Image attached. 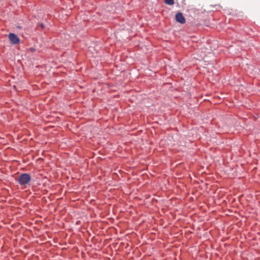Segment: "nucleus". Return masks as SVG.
I'll list each match as a JSON object with an SVG mask.
<instances>
[{"label": "nucleus", "instance_id": "obj_5", "mask_svg": "<svg viewBox=\"0 0 260 260\" xmlns=\"http://www.w3.org/2000/svg\"><path fill=\"white\" fill-rule=\"evenodd\" d=\"M40 26L42 29H44L45 28V26L43 23H41Z\"/></svg>", "mask_w": 260, "mask_h": 260}, {"label": "nucleus", "instance_id": "obj_1", "mask_svg": "<svg viewBox=\"0 0 260 260\" xmlns=\"http://www.w3.org/2000/svg\"><path fill=\"white\" fill-rule=\"evenodd\" d=\"M30 180L31 177L29 174L22 173L19 176L17 181L21 185H26L30 182Z\"/></svg>", "mask_w": 260, "mask_h": 260}, {"label": "nucleus", "instance_id": "obj_2", "mask_svg": "<svg viewBox=\"0 0 260 260\" xmlns=\"http://www.w3.org/2000/svg\"><path fill=\"white\" fill-rule=\"evenodd\" d=\"M8 37L11 44L16 45L20 43V40L16 34L14 33H10Z\"/></svg>", "mask_w": 260, "mask_h": 260}, {"label": "nucleus", "instance_id": "obj_3", "mask_svg": "<svg viewBox=\"0 0 260 260\" xmlns=\"http://www.w3.org/2000/svg\"><path fill=\"white\" fill-rule=\"evenodd\" d=\"M175 20L177 22L180 24H184L185 22V18L181 12H178L176 14Z\"/></svg>", "mask_w": 260, "mask_h": 260}, {"label": "nucleus", "instance_id": "obj_4", "mask_svg": "<svg viewBox=\"0 0 260 260\" xmlns=\"http://www.w3.org/2000/svg\"><path fill=\"white\" fill-rule=\"evenodd\" d=\"M164 2L166 4H167L169 5H172L174 4V0H165Z\"/></svg>", "mask_w": 260, "mask_h": 260}]
</instances>
